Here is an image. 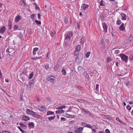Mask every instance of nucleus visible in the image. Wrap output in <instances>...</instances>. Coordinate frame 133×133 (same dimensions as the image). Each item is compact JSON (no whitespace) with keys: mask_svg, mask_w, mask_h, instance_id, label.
Masks as SVG:
<instances>
[{"mask_svg":"<svg viewBox=\"0 0 133 133\" xmlns=\"http://www.w3.org/2000/svg\"><path fill=\"white\" fill-rule=\"evenodd\" d=\"M83 54L81 53H78L76 59V62L77 63H80L83 60Z\"/></svg>","mask_w":133,"mask_h":133,"instance_id":"obj_1","label":"nucleus"},{"mask_svg":"<svg viewBox=\"0 0 133 133\" xmlns=\"http://www.w3.org/2000/svg\"><path fill=\"white\" fill-rule=\"evenodd\" d=\"M26 112L28 114L32 115L34 117L37 118L39 117L38 114H36L35 112L29 109H27L26 110Z\"/></svg>","mask_w":133,"mask_h":133,"instance_id":"obj_2","label":"nucleus"},{"mask_svg":"<svg viewBox=\"0 0 133 133\" xmlns=\"http://www.w3.org/2000/svg\"><path fill=\"white\" fill-rule=\"evenodd\" d=\"M73 35V33L71 31H69L67 34L65 35V40H66L68 41H69L70 40L71 37Z\"/></svg>","mask_w":133,"mask_h":133,"instance_id":"obj_3","label":"nucleus"},{"mask_svg":"<svg viewBox=\"0 0 133 133\" xmlns=\"http://www.w3.org/2000/svg\"><path fill=\"white\" fill-rule=\"evenodd\" d=\"M119 56L123 61L126 63H127L128 59V57L127 56L123 54H120Z\"/></svg>","mask_w":133,"mask_h":133,"instance_id":"obj_4","label":"nucleus"},{"mask_svg":"<svg viewBox=\"0 0 133 133\" xmlns=\"http://www.w3.org/2000/svg\"><path fill=\"white\" fill-rule=\"evenodd\" d=\"M22 17L19 15H17L16 16L14 19V21L16 23H17L22 19Z\"/></svg>","mask_w":133,"mask_h":133,"instance_id":"obj_5","label":"nucleus"},{"mask_svg":"<svg viewBox=\"0 0 133 133\" xmlns=\"http://www.w3.org/2000/svg\"><path fill=\"white\" fill-rule=\"evenodd\" d=\"M102 25L103 28V30L104 31V32L105 33H107V26L106 24L104 23L103 22L102 23Z\"/></svg>","mask_w":133,"mask_h":133,"instance_id":"obj_6","label":"nucleus"},{"mask_svg":"<svg viewBox=\"0 0 133 133\" xmlns=\"http://www.w3.org/2000/svg\"><path fill=\"white\" fill-rule=\"evenodd\" d=\"M55 78V77L52 76H48L46 77V79L47 80L50 81L52 82H53Z\"/></svg>","mask_w":133,"mask_h":133,"instance_id":"obj_7","label":"nucleus"},{"mask_svg":"<svg viewBox=\"0 0 133 133\" xmlns=\"http://www.w3.org/2000/svg\"><path fill=\"white\" fill-rule=\"evenodd\" d=\"M89 5L87 4H83L81 7V9L84 11L86 10L89 8Z\"/></svg>","mask_w":133,"mask_h":133,"instance_id":"obj_8","label":"nucleus"},{"mask_svg":"<svg viewBox=\"0 0 133 133\" xmlns=\"http://www.w3.org/2000/svg\"><path fill=\"white\" fill-rule=\"evenodd\" d=\"M28 126L29 129H32L35 127V124L33 122H31L28 123Z\"/></svg>","mask_w":133,"mask_h":133,"instance_id":"obj_9","label":"nucleus"},{"mask_svg":"<svg viewBox=\"0 0 133 133\" xmlns=\"http://www.w3.org/2000/svg\"><path fill=\"white\" fill-rule=\"evenodd\" d=\"M80 109L81 110L85 112L86 114H87L89 115H90L91 113H90L89 111H88L87 110L83 108H80Z\"/></svg>","mask_w":133,"mask_h":133,"instance_id":"obj_10","label":"nucleus"},{"mask_svg":"<svg viewBox=\"0 0 133 133\" xmlns=\"http://www.w3.org/2000/svg\"><path fill=\"white\" fill-rule=\"evenodd\" d=\"M38 107L40 110L41 111H44L46 109L45 107L42 105L39 106H38Z\"/></svg>","mask_w":133,"mask_h":133,"instance_id":"obj_11","label":"nucleus"},{"mask_svg":"<svg viewBox=\"0 0 133 133\" xmlns=\"http://www.w3.org/2000/svg\"><path fill=\"white\" fill-rule=\"evenodd\" d=\"M119 29L120 30L122 31H123L125 30V28L123 23H122L121 24L119 28Z\"/></svg>","mask_w":133,"mask_h":133,"instance_id":"obj_12","label":"nucleus"},{"mask_svg":"<svg viewBox=\"0 0 133 133\" xmlns=\"http://www.w3.org/2000/svg\"><path fill=\"white\" fill-rule=\"evenodd\" d=\"M122 17V20H126L127 19V16L124 13H122L121 14Z\"/></svg>","mask_w":133,"mask_h":133,"instance_id":"obj_13","label":"nucleus"},{"mask_svg":"<svg viewBox=\"0 0 133 133\" xmlns=\"http://www.w3.org/2000/svg\"><path fill=\"white\" fill-rule=\"evenodd\" d=\"M6 28L5 26H3L0 29V33L1 34H3L5 31Z\"/></svg>","mask_w":133,"mask_h":133,"instance_id":"obj_14","label":"nucleus"},{"mask_svg":"<svg viewBox=\"0 0 133 133\" xmlns=\"http://www.w3.org/2000/svg\"><path fill=\"white\" fill-rule=\"evenodd\" d=\"M22 119L25 121H27L30 119V118L28 116H23L22 117Z\"/></svg>","mask_w":133,"mask_h":133,"instance_id":"obj_15","label":"nucleus"},{"mask_svg":"<svg viewBox=\"0 0 133 133\" xmlns=\"http://www.w3.org/2000/svg\"><path fill=\"white\" fill-rule=\"evenodd\" d=\"M65 112L64 111L62 110H59L56 111V114H61L64 113Z\"/></svg>","mask_w":133,"mask_h":133,"instance_id":"obj_16","label":"nucleus"},{"mask_svg":"<svg viewBox=\"0 0 133 133\" xmlns=\"http://www.w3.org/2000/svg\"><path fill=\"white\" fill-rule=\"evenodd\" d=\"M59 63L58 62L57 63L56 65V66L54 68V70L55 71L57 70L59 68Z\"/></svg>","mask_w":133,"mask_h":133,"instance_id":"obj_17","label":"nucleus"},{"mask_svg":"<svg viewBox=\"0 0 133 133\" xmlns=\"http://www.w3.org/2000/svg\"><path fill=\"white\" fill-rule=\"evenodd\" d=\"M38 48H34L33 50V54L35 55L36 54V52L38 50Z\"/></svg>","mask_w":133,"mask_h":133,"instance_id":"obj_18","label":"nucleus"},{"mask_svg":"<svg viewBox=\"0 0 133 133\" xmlns=\"http://www.w3.org/2000/svg\"><path fill=\"white\" fill-rule=\"evenodd\" d=\"M76 51L79 52L80 51L81 49V47L79 45H77L76 47Z\"/></svg>","mask_w":133,"mask_h":133,"instance_id":"obj_19","label":"nucleus"},{"mask_svg":"<svg viewBox=\"0 0 133 133\" xmlns=\"http://www.w3.org/2000/svg\"><path fill=\"white\" fill-rule=\"evenodd\" d=\"M85 39L84 37H82L81 39V41L80 42V43L82 44H83L85 42Z\"/></svg>","mask_w":133,"mask_h":133,"instance_id":"obj_20","label":"nucleus"},{"mask_svg":"<svg viewBox=\"0 0 133 133\" xmlns=\"http://www.w3.org/2000/svg\"><path fill=\"white\" fill-rule=\"evenodd\" d=\"M13 51V50L10 48L9 47L6 50V52L9 53H11Z\"/></svg>","mask_w":133,"mask_h":133,"instance_id":"obj_21","label":"nucleus"},{"mask_svg":"<svg viewBox=\"0 0 133 133\" xmlns=\"http://www.w3.org/2000/svg\"><path fill=\"white\" fill-rule=\"evenodd\" d=\"M124 83L128 87H130L131 83L129 81H127L125 82Z\"/></svg>","mask_w":133,"mask_h":133,"instance_id":"obj_22","label":"nucleus"},{"mask_svg":"<svg viewBox=\"0 0 133 133\" xmlns=\"http://www.w3.org/2000/svg\"><path fill=\"white\" fill-rule=\"evenodd\" d=\"M19 124L21 126L23 127L24 129H25L27 128V126L23 123H20Z\"/></svg>","mask_w":133,"mask_h":133,"instance_id":"obj_23","label":"nucleus"},{"mask_svg":"<svg viewBox=\"0 0 133 133\" xmlns=\"http://www.w3.org/2000/svg\"><path fill=\"white\" fill-rule=\"evenodd\" d=\"M69 43L68 42H65L64 43L63 45L64 47H66L69 46Z\"/></svg>","mask_w":133,"mask_h":133,"instance_id":"obj_24","label":"nucleus"},{"mask_svg":"<svg viewBox=\"0 0 133 133\" xmlns=\"http://www.w3.org/2000/svg\"><path fill=\"white\" fill-rule=\"evenodd\" d=\"M77 101L80 103H85V102H86L83 99H78Z\"/></svg>","mask_w":133,"mask_h":133,"instance_id":"obj_25","label":"nucleus"},{"mask_svg":"<svg viewBox=\"0 0 133 133\" xmlns=\"http://www.w3.org/2000/svg\"><path fill=\"white\" fill-rule=\"evenodd\" d=\"M85 127L87 128H90L91 129H92V128H93L94 127H95V126L93 125L92 127L89 124H87L86 125Z\"/></svg>","mask_w":133,"mask_h":133,"instance_id":"obj_26","label":"nucleus"},{"mask_svg":"<svg viewBox=\"0 0 133 133\" xmlns=\"http://www.w3.org/2000/svg\"><path fill=\"white\" fill-rule=\"evenodd\" d=\"M129 40L130 41H132L133 40V34H131L130 36L129 37Z\"/></svg>","mask_w":133,"mask_h":133,"instance_id":"obj_27","label":"nucleus"},{"mask_svg":"<svg viewBox=\"0 0 133 133\" xmlns=\"http://www.w3.org/2000/svg\"><path fill=\"white\" fill-rule=\"evenodd\" d=\"M55 116H51L50 117H48V119L49 121H51L52 120L54 119L55 118Z\"/></svg>","mask_w":133,"mask_h":133,"instance_id":"obj_28","label":"nucleus"},{"mask_svg":"<svg viewBox=\"0 0 133 133\" xmlns=\"http://www.w3.org/2000/svg\"><path fill=\"white\" fill-rule=\"evenodd\" d=\"M78 71L80 72H81L83 71V68L81 66L78 67Z\"/></svg>","mask_w":133,"mask_h":133,"instance_id":"obj_29","label":"nucleus"},{"mask_svg":"<svg viewBox=\"0 0 133 133\" xmlns=\"http://www.w3.org/2000/svg\"><path fill=\"white\" fill-rule=\"evenodd\" d=\"M62 72L63 75L64 76H65L66 75V72L65 69H62Z\"/></svg>","mask_w":133,"mask_h":133,"instance_id":"obj_30","label":"nucleus"},{"mask_svg":"<svg viewBox=\"0 0 133 133\" xmlns=\"http://www.w3.org/2000/svg\"><path fill=\"white\" fill-rule=\"evenodd\" d=\"M84 75L85 77V78L87 79H88L89 78V76L88 74L86 72H84Z\"/></svg>","mask_w":133,"mask_h":133,"instance_id":"obj_31","label":"nucleus"},{"mask_svg":"<svg viewBox=\"0 0 133 133\" xmlns=\"http://www.w3.org/2000/svg\"><path fill=\"white\" fill-rule=\"evenodd\" d=\"M64 23L65 24L68 23V19L66 17H64Z\"/></svg>","mask_w":133,"mask_h":133,"instance_id":"obj_32","label":"nucleus"},{"mask_svg":"<svg viewBox=\"0 0 133 133\" xmlns=\"http://www.w3.org/2000/svg\"><path fill=\"white\" fill-rule=\"evenodd\" d=\"M54 114V112L51 111H48L46 113V114L47 115H52Z\"/></svg>","mask_w":133,"mask_h":133,"instance_id":"obj_33","label":"nucleus"},{"mask_svg":"<svg viewBox=\"0 0 133 133\" xmlns=\"http://www.w3.org/2000/svg\"><path fill=\"white\" fill-rule=\"evenodd\" d=\"M55 33V32L54 30H52L51 31V34L52 37H53L54 36Z\"/></svg>","mask_w":133,"mask_h":133,"instance_id":"obj_34","label":"nucleus"},{"mask_svg":"<svg viewBox=\"0 0 133 133\" xmlns=\"http://www.w3.org/2000/svg\"><path fill=\"white\" fill-rule=\"evenodd\" d=\"M30 16L31 18L34 20L35 19V18L36 17V14H34L31 15Z\"/></svg>","mask_w":133,"mask_h":133,"instance_id":"obj_35","label":"nucleus"},{"mask_svg":"<svg viewBox=\"0 0 133 133\" xmlns=\"http://www.w3.org/2000/svg\"><path fill=\"white\" fill-rule=\"evenodd\" d=\"M90 52H87L86 55L85 56L87 58H88L89 57V56H90Z\"/></svg>","mask_w":133,"mask_h":133,"instance_id":"obj_36","label":"nucleus"},{"mask_svg":"<svg viewBox=\"0 0 133 133\" xmlns=\"http://www.w3.org/2000/svg\"><path fill=\"white\" fill-rule=\"evenodd\" d=\"M41 58V57H34L33 58H31V59H32L33 60H36L38 59H39Z\"/></svg>","mask_w":133,"mask_h":133,"instance_id":"obj_37","label":"nucleus"},{"mask_svg":"<svg viewBox=\"0 0 133 133\" xmlns=\"http://www.w3.org/2000/svg\"><path fill=\"white\" fill-rule=\"evenodd\" d=\"M34 74L33 73V72H32L31 74L29 75V79H31L33 76Z\"/></svg>","mask_w":133,"mask_h":133,"instance_id":"obj_38","label":"nucleus"},{"mask_svg":"<svg viewBox=\"0 0 133 133\" xmlns=\"http://www.w3.org/2000/svg\"><path fill=\"white\" fill-rule=\"evenodd\" d=\"M100 6H102L105 5V3L103 1H101L100 2Z\"/></svg>","mask_w":133,"mask_h":133,"instance_id":"obj_39","label":"nucleus"},{"mask_svg":"<svg viewBox=\"0 0 133 133\" xmlns=\"http://www.w3.org/2000/svg\"><path fill=\"white\" fill-rule=\"evenodd\" d=\"M129 58L131 61L133 60V54L130 55Z\"/></svg>","mask_w":133,"mask_h":133,"instance_id":"obj_40","label":"nucleus"},{"mask_svg":"<svg viewBox=\"0 0 133 133\" xmlns=\"http://www.w3.org/2000/svg\"><path fill=\"white\" fill-rule=\"evenodd\" d=\"M121 23V21L119 19H118L116 22V24L118 25H119Z\"/></svg>","mask_w":133,"mask_h":133,"instance_id":"obj_41","label":"nucleus"},{"mask_svg":"<svg viewBox=\"0 0 133 133\" xmlns=\"http://www.w3.org/2000/svg\"><path fill=\"white\" fill-rule=\"evenodd\" d=\"M83 128L82 127H80L78 128V130L79 131V132H82V131L83 130Z\"/></svg>","mask_w":133,"mask_h":133,"instance_id":"obj_42","label":"nucleus"},{"mask_svg":"<svg viewBox=\"0 0 133 133\" xmlns=\"http://www.w3.org/2000/svg\"><path fill=\"white\" fill-rule=\"evenodd\" d=\"M36 98L38 102H40V98L39 96H36Z\"/></svg>","mask_w":133,"mask_h":133,"instance_id":"obj_43","label":"nucleus"},{"mask_svg":"<svg viewBox=\"0 0 133 133\" xmlns=\"http://www.w3.org/2000/svg\"><path fill=\"white\" fill-rule=\"evenodd\" d=\"M120 52V51L118 50H115V54H117Z\"/></svg>","mask_w":133,"mask_h":133,"instance_id":"obj_44","label":"nucleus"},{"mask_svg":"<svg viewBox=\"0 0 133 133\" xmlns=\"http://www.w3.org/2000/svg\"><path fill=\"white\" fill-rule=\"evenodd\" d=\"M116 120L117 121L119 122L120 123H122V122H123L121 120H120L119 119V118L118 117H117L116 118Z\"/></svg>","mask_w":133,"mask_h":133,"instance_id":"obj_45","label":"nucleus"},{"mask_svg":"<svg viewBox=\"0 0 133 133\" xmlns=\"http://www.w3.org/2000/svg\"><path fill=\"white\" fill-rule=\"evenodd\" d=\"M126 107L127 109L129 110H130L131 109V108L129 105H127Z\"/></svg>","mask_w":133,"mask_h":133,"instance_id":"obj_46","label":"nucleus"},{"mask_svg":"<svg viewBox=\"0 0 133 133\" xmlns=\"http://www.w3.org/2000/svg\"><path fill=\"white\" fill-rule=\"evenodd\" d=\"M49 64H47L45 66V68L46 70H47L49 68Z\"/></svg>","mask_w":133,"mask_h":133,"instance_id":"obj_47","label":"nucleus"},{"mask_svg":"<svg viewBox=\"0 0 133 133\" xmlns=\"http://www.w3.org/2000/svg\"><path fill=\"white\" fill-rule=\"evenodd\" d=\"M8 25H9V26H8L9 28V29L10 30V29H11L12 28L11 23H9L8 24Z\"/></svg>","mask_w":133,"mask_h":133,"instance_id":"obj_48","label":"nucleus"},{"mask_svg":"<svg viewBox=\"0 0 133 133\" xmlns=\"http://www.w3.org/2000/svg\"><path fill=\"white\" fill-rule=\"evenodd\" d=\"M35 22L38 25H41V23L40 21H35Z\"/></svg>","mask_w":133,"mask_h":133,"instance_id":"obj_49","label":"nucleus"},{"mask_svg":"<svg viewBox=\"0 0 133 133\" xmlns=\"http://www.w3.org/2000/svg\"><path fill=\"white\" fill-rule=\"evenodd\" d=\"M99 86V85L98 84H97L96 85V88L95 89L96 91H98V90Z\"/></svg>","mask_w":133,"mask_h":133,"instance_id":"obj_50","label":"nucleus"},{"mask_svg":"<svg viewBox=\"0 0 133 133\" xmlns=\"http://www.w3.org/2000/svg\"><path fill=\"white\" fill-rule=\"evenodd\" d=\"M18 27L17 25H14V30H16L18 29Z\"/></svg>","mask_w":133,"mask_h":133,"instance_id":"obj_51","label":"nucleus"},{"mask_svg":"<svg viewBox=\"0 0 133 133\" xmlns=\"http://www.w3.org/2000/svg\"><path fill=\"white\" fill-rule=\"evenodd\" d=\"M111 61V59L110 58H108L107 59V62H109L110 61Z\"/></svg>","mask_w":133,"mask_h":133,"instance_id":"obj_52","label":"nucleus"},{"mask_svg":"<svg viewBox=\"0 0 133 133\" xmlns=\"http://www.w3.org/2000/svg\"><path fill=\"white\" fill-rule=\"evenodd\" d=\"M61 119L62 121H65L66 120V118H65L63 117H61Z\"/></svg>","mask_w":133,"mask_h":133,"instance_id":"obj_53","label":"nucleus"},{"mask_svg":"<svg viewBox=\"0 0 133 133\" xmlns=\"http://www.w3.org/2000/svg\"><path fill=\"white\" fill-rule=\"evenodd\" d=\"M105 132L106 133H110V131L108 129H106L105 130Z\"/></svg>","mask_w":133,"mask_h":133,"instance_id":"obj_54","label":"nucleus"},{"mask_svg":"<svg viewBox=\"0 0 133 133\" xmlns=\"http://www.w3.org/2000/svg\"><path fill=\"white\" fill-rule=\"evenodd\" d=\"M79 131L78 130V129L77 130H75L74 132L75 133H82V132H79Z\"/></svg>","mask_w":133,"mask_h":133,"instance_id":"obj_55","label":"nucleus"},{"mask_svg":"<svg viewBox=\"0 0 133 133\" xmlns=\"http://www.w3.org/2000/svg\"><path fill=\"white\" fill-rule=\"evenodd\" d=\"M21 131L22 133H26V132L25 131H24L22 129Z\"/></svg>","mask_w":133,"mask_h":133,"instance_id":"obj_56","label":"nucleus"},{"mask_svg":"<svg viewBox=\"0 0 133 133\" xmlns=\"http://www.w3.org/2000/svg\"><path fill=\"white\" fill-rule=\"evenodd\" d=\"M2 132L3 133H9L10 132L8 131H2Z\"/></svg>","mask_w":133,"mask_h":133,"instance_id":"obj_57","label":"nucleus"},{"mask_svg":"<svg viewBox=\"0 0 133 133\" xmlns=\"http://www.w3.org/2000/svg\"><path fill=\"white\" fill-rule=\"evenodd\" d=\"M85 122H83L81 124V126H85Z\"/></svg>","mask_w":133,"mask_h":133,"instance_id":"obj_58","label":"nucleus"},{"mask_svg":"<svg viewBox=\"0 0 133 133\" xmlns=\"http://www.w3.org/2000/svg\"><path fill=\"white\" fill-rule=\"evenodd\" d=\"M37 17L38 19H39L40 18V15L39 14H38Z\"/></svg>","mask_w":133,"mask_h":133,"instance_id":"obj_59","label":"nucleus"},{"mask_svg":"<svg viewBox=\"0 0 133 133\" xmlns=\"http://www.w3.org/2000/svg\"><path fill=\"white\" fill-rule=\"evenodd\" d=\"M92 131L93 132H94V133H95L96 131V130L95 129H92Z\"/></svg>","mask_w":133,"mask_h":133,"instance_id":"obj_60","label":"nucleus"},{"mask_svg":"<svg viewBox=\"0 0 133 133\" xmlns=\"http://www.w3.org/2000/svg\"><path fill=\"white\" fill-rule=\"evenodd\" d=\"M129 104H131L133 103V101H128Z\"/></svg>","mask_w":133,"mask_h":133,"instance_id":"obj_61","label":"nucleus"},{"mask_svg":"<svg viewBox=\"0 0 133 133\" xmlns=\"http://www.w3.org/2000/svg\"><path fill=\"white\" fill-rule=\"evenodd\" d=\"M98 66H101V63L100 62H98L97 63Z\"/></svg>","mask_w":133,"mask_h":133,"instance_id":"obj_62","label":"nucleus"},{"mask_svg":"<svg viewBox=\"0 0 133 133\" xmlns=\"http://www.w3.org/2000/svg\"><path fill=\"white\" fill-rule=\"evenodd\" d=\"M61 108H62V109L63 108H65V106L64 105H62L61 106Z\"/></svg>","mask_w":133,"mask_h":133,"instance_id":"obj_63","label":"nucleus"},{"mask_svg":"<svg viewBox=\"0 0 133 133\" xmlns=\"http://www.w3.org/2000/svg\"><path fill=\"white\" fill-rule=\"evenodd\" d=\"M56 109H62V108H61V106L60 107H56Z\"/></svg>","mask_w":133,"mask_h":133,"instance_id":"obj_64","label":"nucleus"}]
</instances>
